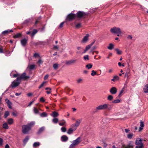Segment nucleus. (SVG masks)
Returning <instances> with one entry per match:
<instances>
[{
  "mask_svg": "<svg viewBox=\"0 0 148 148\" xmlns=\"http://www.w3.org/2000/svg\"><path fill=\"white\" fill-rule=\"evenodd\" d=\"M29 76H26L25 73H24L21 75L20 77H18L16 80H14L12 82L11 85V86L12 88L16 87L19 84L21 80L22 79H27L29 78Z\"/></svg>",
  "mask_w": 148,
  "mask_h": 148,
  "instance_id": "1",
  "label": "nucleus"
},
{
  "mask_svg": "<svg viewBox=\"0 0 148 148\" xmlns=\"http://www.w3.org/2000/svg\"><path fill=\"white\" fill-rule=\"evenodd\" d=\"M112 108L110 105L109 104L105 103L103 104L100 105L96 108V110L99 111L102 110H110Z\"/></svg>",
  "mask_w": 148,
  "mask_h": 148,
  "instance_id": "2",
  "label": "nucleus"
},
{
  "mask_svg": "<svg viewBox=\"0 0 148 148\" xmlns=\"http://www.w3.org/2000/svg\"><path fill=\"white\" fill-rule=\"evenodd\" d=\"M110 31L112 33L117 34V36H119L122 33L121 31L119 28L114 27L112 28Z\"/></svg>",
  "mask_w": 148,
  "mask_h": 148,
  "instance_id": "3",
  "label": "nucleus"
},
{
  "mask_svg": "<svg viewBox=\"0 0 148 148\" xmlns=\"http://www.w3.org/2000/svg\"><path fill=\"white\" fill-rule=\"evenodd\" d=\"M30 130V127L27 125H23L22 127V131L24 134L27 133Z\"/></svg>",
  "mask_w": 148,
  "mask_h": 148,
  "instance_id": "4",
  "label": "nucleus"
},
{
  "mask_svg": "<svg viewBox=\"0 0 148 148\" xmlns=\"http://www.w3.org/2000/svg\"><path fill=\"white\" fill-rule=\"evenodd\" d=\"M76 15L75 14H70L67 16L66 19L67 20L71 21L74 19Z\"/></svg>",
  "mask_w": 148,
  "mask_h": 148,
  "instance_id": "5",
  "label": "nucleus"
},
{
  "mask_svg": "<svg viewBox=\"0 0 148 148\" xmlns=\"http://www.w3.org/2000/svg\"><path fill=\"white\" fill-rule=\"evenodd\" d=\"M87 15V13H85L83 12L79 11L77 13V16L79 18L84 17Z\"/></svg>",
  "mask_w": 148,
  "mask_h": 148,
  "instance_id": "6",
  "label": "nucleus"
},
{
  "mask_svg": "<svg viewBox=\"0 0 148 148\" xmlns=\"http://www.w3.org/2000/svg\"><path fill=\"white\" fill-rule=\"evenodd\" d=\"M10 75L12 77H16L19 76V74L15 71H12L10 74Z\"/></svg>",
  "mask_w": 148,
  "mask_h": 148,
  "instance_id": "7",
  "label": "nucleus"
},
{
  "mask_svg": "<svg viewBox=\"0 0 148 148\" xmlns=\"http://www.w3.org/2000/svg\"><path fill=\"white\" fill-rule=\"evenodd\" d=\"M134 144L133 142L130 141L125 147V148H133L134 146Z\"/></svg>",
  "mask_w": 148,
  "mask_h": 148,
  "instance_id": "8",
  "label": "nucleus"
},
{
  "mask_svg": "<svg viewBox=\"0 0 148 148\" xmlns=\"http://www.w3.org/2000/svg\"><path fill=\"white\" fill-rule=\"evenodd\" d=\"M66 121L62 119L60 121L59 124L61 126H66Z\"/></svg>",
  "mask_w": 148,
  "mask_h": 148,
  "instance_id": "9",
  "label": "nucleus"
},
{
  "mask_svg": "<svg viewBox=\"0 0 148 148\" xmlns=\"http://www.w3.org/2000/svg\"><path fill=\"white\" fill-rule=\"evenodd\" d=\"M89 36V35L88 34H87L86 35V36H85L83 38V39L82 41V42L83 43H85L87 42V41L88 40V37Z\"/></svg>",
  "mask_w": 148,
  "mask_h": 148,
  "instance_id": "10",
  "label": "nucleus"
},
{
  "mask_svg": "<svg viewBox=\"0 0 148 148\" xmlns=\"http://www.w3.org/2000/svg\"><path fill=\"white\" fill-rule=\"evenodd\" d=\"M76 60H70L67 61L66 62V64L68 65L71 64L75 63Z\"/></svg>",
  "mask_w": 148,
  "mask_h": 148,
  "instance_id": "11",
  "label": "nucleus"
},
{
  "mask_svg": "<svg viewBox=\"0 0 148 148\" xmlns=\"http://www.w3.org/2000/svg\"><path fill=\"white\" fill-rule=\"evenodd\" d=\"M27 41V39L26 38H24L21 40V43L22 46H25Z\"/></svg>",
  "mask_w": 148,
  "mask_h": 148,
  "instance_id": "12",
  "label": "nucleus"
},
{
  "mask_svg": "<svg viewBox=\"0 0 148 148\" xmlns=\"http://www.w3.org/2000/svg\"><path fill=\"white\" fill-rule=\"evenodd\" d=\"M81 141V138L80 137H79L76 140H74L73 142L76 145H77Z\"/></svg>",
  "mask_w": 148,
  "mask_h": 148,
  "instance_id": "13",
  "label": "nucleus"
},
{
  "mask_svg": "<svg viewBox=\"0 0 148 148\" xmlns=\"http://www.w3.org/2000/svg\"><path fill=\"white\" fill-rule=\"evenodd\" d=\"M77 50H78L77 51H76V53L77 54H79L81 53H82V51L83 50V49L81 47H77Z\"/></svg>",
  "mask_w": 148,
  "mask_h": 148,
  "instance_id": "14",
  "label": "nucleus"
},
{
  "mask_svg": "<svg viewBox=\"0 0 148 148\" xmlns=\"http://www.w3.org/2000/svg\"><path fill=\"white\" fill-rule=\"evenodd\" d=\"M5 101L6 102V103L7 104L8 107L10 108H11V105L12 104L7 99H5Z\"/></svg>",
  "mask_w": 148,
  "mask_h": 148,
  "instance_id": "15",
  "label": "nucleus"
},
{
  "mask_svg": "<svg viewBox=\"0 0 148 148\" xmlns=\"http://www.w3.org/2000/svg\"><path fill=\"white\" fill-rule=\"evenodd\" d=\"M61 140L62 141L66 142L68 140V137L66 135H63L61 137Z\"/></svg>",
  "mask_w": 148,
  "mask_h": 148,
  "instance_id": "16",
  "label": "nucleus"
},
{
  "mask_svg": "<svg viewBox=\"0 0 148 148\" xmlns=\"http://www.w3.org/2000/svg\"><path fill=\"white\" fill-rule=\"evenodd\" d=\"M45 129V127H42L40 128L38 130L37 132L38 134H40L43 131H44Z\"/></svg>",
  "mask_w": 148,
  "mask_h": 148,
  "instance_id": "17",
  "label": "nucleus"
},
{
  "mask_svg": "<svg viewBox=\"0 0 148 148\" xmlns=\"http://www.w3.org/2000/svg\"><path fill=\"white\" fill-rule=\"evenodd\" d=\"M114 47V45L112 43H110L108 46L107 47V48L110 50L112 49Z\"/></svg>",
  "mask_w": 148,
  "mask_h": 148,
  "instance_id": "18",
  "label": "nucleus"
},
{
  "mask_svg": "<svg viewBox=\"0 0 148 148\" xmlns=\"http://www.w3.org/2000/svg\"><path fill=\"white\" fill-rule=\"evenodd\" d=\"M51 115L53 117L55 118L58 116L59 114L58 112L54 111L52 112V113L51 114Z\"/></svg>",
  "mask_w": 148,
  "mask_h": 148,
  "instance_id": "19",
  "label": "nucleus"
},
{
  "mask_svg": "<svg viewBox=\"0 0 148 148\" xmlns=\"http://www.w3.org/2000/svg\"><path fill=\"white\" fill-rule=\"evenodd\" d=\"M135 143L136 145H140L141 144H143L142 143V140L141 139L136 140L135 142Z\"/></svg>",
  "mask_w": 148,
  "mask_h": 148,
  "instance_id": "20",
  "label": "nucleus"
},
{
  "mask_svg": "<svg viewBox=\"0 0 148 148\" xmlns=\"http://www.w3.org/2000/svg\"><path fill=\"white\" fill-rule=\"evenodd\" d=\"M81 121V119H78L76 121V123L75 124L78 127Z\"/></svg>",
  "mask_w": 148,
  "mask_h": 148,
  "instance_id": "21",
  "label": "nucleus"
},
{
  "mask_svg": "<svg viewBox=\"0 0 148 148\" xmlns=\"http://www.w3.org/2000/svg\"><path fill=\"white\" fill-rule=\"evenodd\" d=\"M117 92V89L115 87H112L110 90V92Z\"/></svg>",
  "mask_w": 148,
  "mask_h": 148,
  "instance_id": "22",
  "label": "nucleus"
},
{
  "mask_svg": "<svg viewBox=\"0 0 148 148\" xmlns=\"http://www.w3.org/2000/svg\"><path fill=\"white\" fill-rule=\"evenodd\" d=\"M119 77L117 75H115L114 76L113 79H111L112 81L115 82L116 81L119 80Z\"/></svg>",
  "mask_w": 148,
  "mask_h": 148,
  "instance_id": "23",
  "label": "nucleus"
},
{
  "mask_svg": "<svg viewBox=\"0 0 148 148\" xmlns=\"http://www.w3.org/2000/svg\"><path fill=\"white\" fill-rule=\"evenodd\" d=\"M144 127V124L143 122L141 121L140 122V127L139 128V131H141L142 130Z\"/></svg>",
  "mask_w": 148,
  "mask_h": 148,
  "instance_id": "24",
  "label": "nucleus"
},
{
  "mask_svg": "<svg viewBox=\"0 0 148 148\" xmlns=\"http://www.w3.org/2000/svg\"><path fill=\"white\" fill-rule=\"evenodd\" d=\"M91 47L89 45L87 46L86 47L85 49L84 50V51L82 53H85L86 51L88 50Z\"/></svg>",
  "mask_w": 148,
  "mask_h": 148,
  "instance_id": "25",
  "label": "nucleus"
},
{
  "mask_svg": "<svg viewBox=\"0 0 148 148\" xmlns=\"http://www.w3.org/2000/svg\"><path fill=\"white\" fill-rule=\"evenodd\" d=\"M127 87L126 85H124V87L120 91V92H123L127 91Z\"/></svg>",
  "mask_w": 148,
  "mask_h": 148,
  "instance_id": "26",
  "label": "nucleus"
},
{
  "mask_svg": "<svg viewBox=\"0 0 148 148\" xmlns=\"http://www.w3.org/2000/svg\"><path fill=\"white\" fill-rule=\"evenodd\" d=\"M77 127L75 124L72 125L71 127V128L74 131H75L77 129Z\"/></svg>",
  "mask_w": 148,
  "mask_h": 148,
  "instance_id": "27",
  "label": "nucleus"
},
{
  "mask_svg": "<svg viewBox=\"0 0 148 148\" xmlns=\"http://www.w3.org/2000/svg\"><path fill=\"white\" fill-rule=\"evenodd\" d=\"M74 131L71 128H70L68 130L67 133L69 134H70L73 133V132Z\"/></svg>",
  "mask_w": 148,
  "mask_h": 148,
  "instance_id": "28",
  "label": "nucleus"
},
{
  "mask_svg": "<svg viewBox=\"0 0 148 148\" xmlns=\"http://www.w3.org/2000/svg\"><path fill=\"white\" fill-rule=\"evenodd\" d=\"M40 145V143L39 142H37L34 143L33 145V146L34 147H37L39 146Z\"/></svg>",
  "mask_w": 148,
  "mask_h": 148,
  "instance_id": "29",
  "label": "nucleus"
},
{
  "mask_svg": "<svg viewBox=\"0 0 148 148\" xmlns=\"http://www.w3.org/2000/svg\"><path fill=\"white\" fill-rule=\"evenodd\" d=\"M59 66V64L57 63H55L53 64V67L54 69L57 70L58 69Z\"/></svg>",
  "mask_w": 148,
  "mask_h": 148,
  "instance_id": "30",
  "label": "nucleus"
},
{
  "mask_svg": "<svg viewBox=\"0 0 148 148\" xmlns=\"http://www.w3.org/2000/svg\"><path fill=\"white\" fill-rule=\"evenodd\" d=\"M144 90L145 92H148V84L145 86Z\"/></svg>",
  "mask_w": 148,
  "mask_h": 148,
  "instance_id": "31",
  "label": "nucleus"
},
{
  "mask_svg": "<svg viewBox=\"0 0 148 148\" xmlns=\"http://www.w3.org/2000/svg\"><path fill=\"white\" fill-rule=\"evenodd\" d=\"M3 128L6 129H8L9 128V127L6 123H5L3 124Z\"/></svg>",
  "mask_w": 148,
  "mask_h": 148,
  "instance_id": "32",
  "label": "nucleus"
},
{
  "mask_svg": "<svg viewBox=\"0 0 148 148\" xmlns=\"http://www.w3.org/2000/svg\"><path fill=\"white\" fill-rule=\"evenodd\" d=\"M52 121L53 123L56 124L58 122V118H55L53 119Z\"/></svg>",
  "mask_w": 148,
  "mask_h": 148,
  "instance_id": "33",
  "label": "nucleus"
},
{
  "mask_svg": "<svg viewBox=\"0 0 148 148\" xmlns=\"http://www.w3.org/2000/svg\"><path fill=\"white\" fill-rule=\"evenodd\" d=\"M133 135L132 133H130L127 134V136L128 138L131 139L132 138Z\"/></svg>",
  "mask_w": 148,
  "mask_h": 148,
  "instance_id": "34",
  "label": "nucleus"
},
{
  "mask_svg": "<svg viewBox=\"0 0 148 148\" xmlns=\"http://www.w3.org/2000/svg\"><path fill=\"white\" fill-rule=\"evenodd\" d=\"M33 110L34 113L35 114H38L39 112L38 109L34 107L33 108Z\"/></svg>",
  "mask_w": 148,
  "mask_h": 148,
  "instance_id": "35",
  "label": "nucleus"
},
{
  "mask_svg": "<svg viewBox=\"0 0 148 148\" xmlns=\"http://www.w3.org/2000/svg\"><path fill=\"white\" fill-rule=\"evenodd\" d=\"M8 122L9 124H12L13 122V119H10L8 120Z\"/></svg>",
  "mask_w": 148,
  "mask_h": 148,
  "instance_id": "36",
  "label": "nucleus"
},
{
  "mask_svg": "<svg viewBox=\"0 0 148 148\" xmlns=\"http://www.w3.org/2000/svg\"><path fill=\"white\" fill-rule=\"evenodd\" d=\"M35 66V65L32 64L29 66L28 67L29 68V69L31 70H32L34 68Z\"/></svg>",
  "mask_w": 148,
  "mask_h": 148,
  "instance_id": "37",
  "label": "nucleus"
},
{
  "mask_svg": "<svg viewBox=\"0 0 148 148\" xmlns=\"http://www.w3.org/2000/svg\"><path fill=\"white\" fill-rule=\"evenodd\" d=\"M35 123L34 122H30V123H28L27 125L28 126H29L30 127V128H31V127L32 126H33L35 124Z\"/></svg>",
  "mask_w": 148,
  "mask_h": 148,
  "instance_id": "38",
  "label": "nucleus"
},
{
  "mask_svg": "<svg viewBox=\"0 0 148 148\" xmlns=\"http://www.w3.org/2000/svg\"><path fill=\"white\" fill-rule=\"evenodd\" d=\"M92 65L91 64H88L86 65V67L88 69H89L92 68Z\"/></svg>",
  "mask_w": 148,
  "mask_h": 148,
  "instance_id": "39",
  "label": "nucleus"
},
{
  "mask_svg": "<svg viewBox=\"0 0 148 148\" xmlns=\"http://www.w3.org/2000/svg\"><path fill=\"white\" fill-rule=\"evenodd\" d=\"M21 34L20 33H18L16 34L15 35L14 37L15 38L19 37L21 36Z\"/></svg>",
  "mask_w": 148,
  "mask_h": 148,
  "instance_id": "40",
  "label": "nucleus"
},
{
  "mask_svg": "<svg viewBox=\"0 0 148 148\" xmlns=\"http://www.w3.org/2000/svg\"><path fill=\"white\" fill-rule=\"evenodd\" d=\"M115 50L116 51L117 53L118 54H121L122 51L119 49H116Z\"/></svg>",
  "mask_w": 148,
  "mask_h": 148,
  "instance_id": "41",
  "label": "nucleus"
},
{
  "mask_svg": "<svg viewBox=\"0 0 148 148\" xmlns=\"http://www.w3.org/2000/svg\"><path fill=\"white\" fill-rule=\"evenodd\" d=\"M40 115L42 117H44L46 116H47V114L45 112H44L41 113Z\"/></svg>",
  "mask_w": 148,
  "mask_h": 148,
  "instance_id": "42",
  "label": "nucleus"
},
{
  "mask_svg": "<svg viewBox=\"0 0 148 148\" xmlns=\"http://www.w3.org/2000/svg\"><path fill=\"white\" fill-rule=\"evenodd\" d=\"M130 75V74L129 73L127 72L125 73V77L127 78V79H129V77Z\"/></svg>",
  "mask_w": 148,
  "mask_h": 148,
  "instance_id": "43",
  "label": "nucleus"
},
{
  "mask_svg": "<svg viewBox=\"0 0 148 148\" xmlns=\"http://www.w3.org/2000/svg\"><path fill=\"white\" fill-rule=\"evenodd\" d=\"M77 145L73 142L72 143L70 146L69 147L70 148H73Z\"/></svg>",
  "mask_w": 148,
  "mask_h": 148,
  "instance_id": "44",
  "label": "nucleus"
},
{
  "mask_svg": "<svg viewBox=\"0 0 148 148\" xmlns=\"http://www.w3.org/2000/svg\"><path fill=\"white\" fill-rule=\"evenodd\" d=\"M83 58L85 60H88L89 59L88 55H86L84 56Z\"/></svg>",
  "mask_w": 148,
  "mask_h": 148,
  "instance_id": "45",
  "label": "nucleus"
},
{
  "mask_svg": "<svg viewBox=\"0 0 148 148\" xmlns=\"http://www.w3.org/2000/svg\"><path fill=\"white\" fill-rule=\"evenodd\" d=\"M9 33V30H8L4 31L2 32V34L3 35H5Z\"/></svg>",
  "mask_w": 148,
  "mask_h": 148,
  "instance_id": "46",
  "label": "nucleus"
},
{
  "mask_svg": "<svg viewBox=\"0 0 148 148\" xmlns=\"http://www.w3.org/2000/svg\"><path fill=\"white\" fill-rule=\"evenodd\" d=\"M61 130L62 132H66V129L65 127H63L61 128Z\"/></svg>",
  "mask_w": 148,
  "mask_h": 148,
  "instance_id": "47",
  "label": "nucleus"
},
{
  "mask_svg": "<svg viewBox=\"0 0 148 148\" xmlns=\"http://www.w3.org/2000/svg\"><path fill=\"white\" fill-rule=\"evenodd\" d=\"M96 74L97 73L96 71L94 70H92V73H91V75L92 76H94L95 75H96Z\"/></svg>",
  "mask_w": 148,
  "mask_h": 148,
  "instance_id": "48",
  "label": "nucleus"
},
{
  "mask_svg": "<svg viewBox=\"0 0 148 148\" xmlns=\"http://www.w3.org/2000/svg\"><path fill=\"white\" fill-rule=\"evenodd\" d=\"M121 101L119 99H116L114 100L113 101V103H120Z\"/></svg>",
  "mask_w": 148,
  "mask_h": 148,
  "instance_id": "49",
  "label": "nucleus"
},
{
  "mask_svg": "<svg viewBox=\"0 0 148 148\" xmlns=\"http://www.w3.org/2000/svg\"><path fill=\"white\" fill-rule=\"evenodd\" d=\"M29 140V138L28 137H26L23 141L24 143L25 144H26L27 142Z\"/></svg>",
  "mask_w": 148,
  "mask_h": 148,
  "instance_id": "50",
  "label": "nucleus"
},
{
  "mask_svg": "<svg viewBox=\"0 0 148 148\" xmlns=\"http://www.w3.org/2000/svg\"><path fill=\"white\" fill-rule=\"evenodd\" d=\"M9 115V112L8 111H6L5 112L4 114V117L6 118Z\"/></svg>",
  "mask_w": 148,
  "mask_h": 148,
  "instance_id": "51",
  "label": "nucleus"
},
{
  "mask_svg": "<svg viewBox=\"0 0 148 148\" xmlns=\"http://www.w3.org/2000/svg\"><path fill=\"white\" fill-rule=\"evenodd\" d=\"M46 90H47L46 92H51L53 91L51 90V89L49 88H46Z\"/></svg>",
  "mask_w": 148,
  "mask_h": 148,
  "instance_id": "52",
  "label": "nucleus"
},
{
  "mask_svg": "<svg viewBox=\"0 0 148 148\" xmlns=\"http://www.w3.org/2000/svg\"><path fill=\"white\" fill-rule=\"evenodd\" d=\"M37 32V31L36 29H34L32 33V36H34Z\"/></svg>",
  "mask_w": 148,
  "mask_h": 148,
  "instance_id": "53",
  "label": "nucleus"
},
{
  "mask_svg": "<svg viewBox=\"0 0 148 148\" xmlns=\"http://www.w3.org/2000/svg\"><path fill=\"white\" fill-rule=\"evenodd\" d=\"M143 144H141L140 145H139L136 147V148H143Z\"/></svg>",
  "mask_w": 148,
  "mask_h": 148,
  "instance_id": "54",
  "label": "nucleus"
},
{
  "mask_svg": "<svg viewBox=\"0 0 148 148\" xmlns=\"http://www.w3.org/2000/svg\"><path fill=\"white\" fill-rule=\"evenodd\" d=\"M46 82H43L40 85V86L39 87V88H41L42 87H43L45 84L46 83Z\"/></svg>",
  "mask_w": 148,
  "mask_h": 148,
  "instance_id": "55",
  "label": "nucleus"
},
{
  "mask_svg": "<svg viewBox=\"0 0 148 148\" xmlns=\"http://www.w3.org/2000/svg\"><path fill=\"white\" fill-rule=\"evenodd\" d=\"M81 26V24L78 23L75 25V27L76 28H78L80 27Z\"/></svg>",
  "mask_w": 148,
  "mask_h": 148,
  "instance_id": "56",
  "label": "nucleus"
},
{
  "mask_svg": "<svg viewBox=\"0 0 148 148\" xmlns=\"http://www.w3.org/2000/svg\"><path fill=\"white\" fill-rule=\"evenodd\" d=\"M113 97L111 95H109L108 97V100H112L113 99Z\"/></svg>",
  "mask_w": 148,
  "mask_h": 148,
  "instance_id": "57",
  "label": "nucleus"
},
{
  "mask_svg": "<svg viewBox=\"0 0 148 148\" xmlns=\"http://www.w3.org/2000/svg\"><path fill=\"white\" fill-rule=\"evenodd\" d=\"M3 140L2 138H0V146H2L3 145Z\"/></svg>",
  "mask_w": 148,
  "mask_h": 148,
  "instance_id": "58",
  "label": "nucleus"
},
{
  "mask_svg": "<svg viewBox=\"0 0 148 148\" xmlns=\"http://www.w3.org/2000/svg\"><path fill=\"white\" fill-rule=\"evenodd\" d=\"M36 98L35 99H34L32 101H31L30 103H29V105H28V106H31V105L33 103L34 101L36 100Z\"/></svg>",
  "mask_w": 148,
  "mask_h": 148,
  "instance_id": "59",
  "label": "nucleus"
},
{
  "mask_svg": "<svg viewBox=\"0 0 148 148\" xmlns=\"http://www.w3.org/2000/svg\"><path fill=\"white\" fill-rule=\"evenodd\" d=\"M43 62V61L41 60V59H39L37 63H38L39 64H41Z\"/></svg>",
  "mask_w": 148,
  "mask_h": 148,
  "instance_id": "60",
  "label": "nucleus"
},
{
  "mask_svg": "<svg viewBox=\"0 0 148 148\" xmlns=\"http://www.w3.org/2000/svg\"><path fill=\"white\" fill-rule=\"evenodd\" d=\"M132 36L131 35H129L127 37V38L129 40L132 39Z\"/></svg>",
  "mask_w": 148,
  "mask_h": 148,
  "instance_id": "61",
  "label": "nucleus"
},
{
  "mask_svg": "<svg viewBox=\"0 0 148 148\" xmlns=\"http://www.w3.org/2000/svg\"><path fill=\"white\" fill-rule=\"evenodd\" d=\"M40 101L42 102H44L45 101L43 97H41L40 99Z\"/></svg>",
  "mask_w": 148,
  "mask_h": 148,
  "instance_id": "62",
  "label": "nucleus"
},
{
  "mask_svg": "<svg viewBox=\"0 0 148 148\" xmlns=\"http://www.w3.org/2000/svg\"><path fill=\"white\" fill-rule=\"evenodd\" d=\"M17 112H13L12 114L13 116H16L17 115Z\"/></svg>",
  "mask_w": 148,
  "mask_h": 148,
  "instance_id": "63",
  "label": "nucleus"
},
{
  "mask_svg": "<svg viewBox=\"0 0 148 148\" xmlns=\"http://www.w3.org/2000/svg\"><path fill=\"white\" fill-rule=\"evenodd\" d=\"M82 79H79L77 80V82L78 83H81L82 81Z\"/></svg>",
  "mask_w": 148,
  "mask_h": 148,
  "instance_id": "64",
  "label": "nucleus"
}]
</instances>
